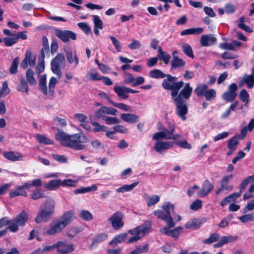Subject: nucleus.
Returning a JSON list of instances; mask_svg holds the SVG:
<instances>
[{"instance_id": "4c0bfd02", "label": "nucleus", "mask_w": 254, "mask_h": 254, "mask_svg": "<svg viewBox=\"0 0 254 254\" xmlns=\"http://www.w3.org/2000/svg\"><path fill=\"white\" fill-rule=\"evenodd\" d=\"M18 90L20 92H25L26 94L28 93V84L23 77L20 79V83L18 87Z\"/></svg>"}, {"instance_id": "c9c22d12", "label": "nucleus", "mask_w": 254, "mask_h": 254, "mask_svg": "<svg viewBox=\"0 0 254 254\" xmlns=\"http://www.w3.org/2000/svg\"><path fill=\"white\" fill-rule=\"evenodd\" d=\"M36 138L38 141L40 143L45 144H53L54 143V141L53 140L43 135L37 134Z\"/></svg>"}, {"instance_id": "2f4dec72", "label": "nucleus", "mask_w": 254, "mask_h": 254, "mask_svg": "<svg viewBox=\"0 0 254 254\" xmlns=\"http://www.w3.org/2000/svg\"><path fill=\"white\" fill-rule=\"evenodd\" d=\"M162 208L166 215L170 217L171 212L173 213L174 212L175 206L169 202H166L163 204Z\"/></svg>"}, {"instance_id": "6ab92c4d", "label": "nucleus", "mask_w": 254, "mask_h": 254, "mask_svg": "<svg viewBox=\"0 0 254 254\" xmlns=\"http://www.w3.org/2000/svg\"><path fill=\"white\" fill-rule=\"evenodd\" d=\"M121 118L124 121L130 124L136 123L138 121L139 117L134 114L126 113L121 115Z\"/></svg>"}, {"instance_id": "09e8293b", "label": "nucleus", "mask_w": 254, "mask_h": 254, "mask_svg": "<svg viewBox=\"0 0 254 254\" xmlns=\"http://www.w3.org/2000/svg\"><path fill=\"white\" fill-rule=\"evenodd\" d=\"M79 216L82 219L86 221H90L93 218L91 213L87 210H81Z\"/></svg>"}, {"instance_id": "6e6552de", "label": "nucleus", "mask_w": 254, "mask_h": 254, "mask_svg": "<svg viewBox=\"0 0 254 254\" xmlns=\"http://www.w3.org/2000/svg\"><path fill=\"white\" fill-rule=\"evenodd\" d=\"M65 61L63 54L59 53L51 62V69L52 71L60 78L62 73L60 69L61 64L65 65Z\"/></svg>"}, {"instance_id": "c85d7f7f", "label": "nucleus", "mask_w": 254, "mask_h": 254, "mask_svg": "<svg viewBox=\"0 0 254 254\" xmlns=\"http://www.w3.org/2000/svg\"><path fill=\"white\" fill-rule=\"evenodd\" d=\"M39 88L44 95H46L47 94L48 91L46 85V75L45 74L39 76Z\"/></svg>"}, {"instance_id": "37998d69", "label": "nucleus", "mask_w": 254, "mask_h": 254, "mask_svg": "<svg viewBox=\"0 0 254 254\" xmlns=\"http://www.w3.org/2000/svg\"><path fill=\"white\" fill-rule=\"evenodd\" d=\"M10 92V90L8 88L7 81H4L2 83V88L0 89V98L5 97Z\"/></svg>"}, {"instance_id": "5701e85b", "label": "nucleus", "mask_w": 254, "mask_h": 254, "mask_svg": "<svg viewBox=\"0 0 254 254\" xmlns=\"http://www.w3.org/2000/svg\"><path fill=\"white\" fill-rule=\"evenodd\" d=\"M3 156L9 160L15 161L19 160L22 158V155L18 152L9 151L4 152Z\"/></svg>"}, {"instance_id": "20e7f679", "label": "nucleus", "mask_w": 254, "mask_h": 254, "mask_svg": "<svg viewBox=\"0 0 254 254\" xmlns=\"http://www.w3.org/2000/svg\"><path fill=\"white\" fill-rule=\"evenodd\" d=\"M73 214L71 211L64 213L59 219L55 221L53 225H51L50 229L46 231V234L53 235L61 232L72 221Z\"/></svg>"}, {"instance_id": "2eb2a0df", "label": "nucleus", "mask_w": 254, "mask_h": 254, "mask_svg": "<svg viewBox=\"0 0 254 254\" xmlns=\"http://www.w3.org/2000/svg\"><path fill=\"white\" fill-rule=\"evenodd\" d=\"M114 90L120 99H126L129 97L128 88L125 86H115Z\"/></svg>"}, {"instance_id": "4d7b16f0", "label": "nucleus", "mask_w": 254, "mask_h": 254, "mask_svg": "<svg viewBox=\"0 0 254 254\" xmlns=\"http://www.w3.org/2000/svg\"><path fill=\"white\" fill-rule=\"evenodd\" d=\"M154 215L156 216L158 218L164 221H167L169 216L166 215V213L162 210H156L153 212Z\"/></svg>"}, {"instance_id": "5fc2aeb1", "label": "nucleus", "mask_w": 254, "mask_h": 254, "mask_svg": "<svg viewBox=\"0 0 254 254\" xmlns=\"http://www.w3.org/2000/svg\"><path fill=\"white\" fill-rule=\"evenodd\" d=\"M204 96L206 100L211 101L215 98L216 92L214 89H211L205 91Z\"/></svg>"}, {"instance_id": "a878e982", "label": "nucleus", "mask_w": 254, "mask_h": 254, "mask_svg": "<svg viewBox=\"0 0 254 254\" xmlns=\"http://www.w3.org/2000/svg\"><path fill=\"white\" fill-rule=\"evenodd\" d=\"M127 237V234L126 233L120 234L115 236V237L110 242L109 244L112 247H114L117 246L119 243H121L124 241Z\"/></svg>"}, {"instance_id": "a19ab883", "label": "nucleus", "mask_w": 254, "mask_h": 254, "mask_svg": "<svg viewBox=\"0 0 254 254\" xmlns=\"http://www.w3.org/2000/svg\"><path fill=\"white\" fill-rule=\"evenodd\" d=\"M27 194L26 192L22 189V187L19 186L14 191H11L9 196L11 197H14L16 196L22 195L26 196Z\"/></svg>"}, {"instance_id": "0eeeda50", "label": "nucleus", "mask_w": 254, "mask_h": 254, "mask_svg": "<svg viewBox=\"0 0 254 254\" xmlns=\"http://www.w3.org/2000/svg\"><path fill=\"white\" fill-rule=\"evenodd\" d=\"M28 217V213L25 210L22 211L16 217L12 220L11 226H8L7 229L12 232H16L18 230L19 226H24Z\"/></svg>"}, {"instance_id": "7ed1b4c3", "label": "nucleus", "mask_w": 254, "mask_h": 254, "mask_svg": "<svg viewBox=\"0 0 254 254\" xmlns=\"http://www.w3.org/2000/svg\"><path fill=\"white\" fill-rule=\"evenodd\" d=\"M55 205L56 202L53 198H47L40 206L35 221L37 223L48 222L55 213Z\"/></svg>"}, {"instance_id": "680f3d73", "label": "nucleus", "mask_w": 254, "mask_h": 254, "mask_svg": "<svg viewBox=\"0 0 254 254\" xmlns=\"http://www.w3.org/2000/svg\"><path fill=\"white\" fill-rule=\"evenodd\" d=\"M104 120L107 125L117 124L120 122V120L116 117H106Z\"/></svg>"}, {"instance_id": "dca6fc26", "label": "nucleus", "mask_w": 254, "mask_h": 254, "mask_svg": "<svg viewBox=\"0 0 254 254\" xmlns=\"http://www.w3.org/2000/svg\"><path fill=\"white\" fill-rule=\"evenodd\" d=\"M213 185L208 180H205L200 191L198 192L199 196H206L213 190Z\"/></svg>"}, {"instance_id": "13d9d810", "label": "nucleus", "mask_w": 254, "mask_h": 254, "mask_svg": "<svg viewBox=\"0 0 254 254\" xmlns=\"http://www.w3.org/2000/svg\"><path fill=\"white\" fill-rule=\"evenodd\" d=\"M77 183V181L75 180H72L71 179H65L63 181H62V186L74 187L76 186Z\"/></svg>"}, {"instance_id": "49530a36", "label": "nucleus", "mask_w": 254, "mask_h": 254, "mask_svg": "<svg viewBox=\"0 0 254 254\" xmlns=\"http://www.w3.org/2000/svg\"><path fill=\"white\" fill-rule=\"evenodd\" d=\"M207 88V86L205 84L198 85L194 90V92L198 97L204 95L205 92Z\"/></svg>"}, {"instance_id": "ea45409f", "label": "nucleus", "mask_w": 254, "mask_h": 254, "mask_svg": "<svg viewBox=\"0 0 254 254\" xmlns=\"http://www.w3.org/2000/svg\"><path fill=\"white\" fill-rule=\"evenodd\" d=\"M19 58L18 57H16L12 61L11 66L9 68V72L10 74H13L17 72V67L19 64Z\"/></svg>"}, {"instance_id": "393cba45", "label": "nucleus", "mask_w": 254, "mask_h": 254, "mask_svg": "<svg viewBox=\"0 0 254 254\" xmlns=\"http://www.w3.org/2000/svg\"><path fill=\"white\" fill-rule=\"evenodd\" d=\"M158 60L163 61L166 64H168L171 58L170 55L163 52L160 46L158 47Z\"/></svg>"}, {"instance_id": "f8f14e48", "label": "nucleus", "mask_w": 254, "mask_h": 254, "mask_svg": "<svg viewBox=\"0 0 254 254\" xmlns=\"http://www.w3.org/2000/svg\"><path fill=\"white\" fill-rule=\"evenodd\" d=\"M58 251L61 254H68L74 251L73 244H67L63 241L56 243Z\"/></svg>"}, {"instance_id": "aec40b11", "label": "nucleus", "mask_w": 254, "mask_h": 254, "mask_svg": "<svg viewBox=\"0 0 254 254\" xmlns=\"http://www.w3.org/2000/svg\"><path fill=\"white\" fill-rule=\"evenodd\" d=\"M61 186H62V180L60 179L50 181L44 185V188L49 190H56Z\"/></svg>"}, {"instance_id": "774afa93", "label": "nucleus", "mask_w": 254, "mask_h": 254, "mask_svg": "<svg viewBox=\"0 0 254 254\" xmlns=\"http://www.w3.org/2000/svg\"><path fill=\"white\" fill-rule=\"evenodd\" d=\"M93 17L95 27L102 29L103 27L102 21L97 15H93Z\"/></svg>"}, {"instance_id": "c03bdc74", "label": "nucleus", "mask_w": 254, "mask_h": 254, "mask_svg": "<svg viewBox=\"0 0 254 254\" xmlns=\"http://www.w3.org/2000/svg\"><path fill=\"white\" fill-rule=\"evenodd\" d=\"M45 197V196L42 193V190L39 189L34 190L31 194V198L33 200H37Z\"/></svg>"}, {"instance_id": "052dcab7", "label": "nucleus", "mask_w": 254, "mask_h": 254, "mask_svg": "<svg viewBox=\"0 0 254 254\" xmlns=\"http://www.w3.org/2000/svg\"><path fill=\"white\" fill-rule=\"evenodd\" d=\"M240 99L244 102H246V105L249 102V95L246 89H243L239 94Z\"/></svg>"}, {"instance_id": "7c9ffc66", "label": "nucleus", "mask_w": 254, "mask_h": 254, "mask_svg": "<svg viewBox=\"0 0 254 254\" xmlns=\"http://www.w3.org/2000/svg\"><path fill=\"white\" fill-rule=\"evenodd\" d=\"M34 72L31 68H29L26 72L27 80L31 85H35L37 81L34 77Z\"/></svg>"}, {"instance_id": "58836bf2", "label": "nucleus", "mask_w": 254, "mask_h": 254, "mask_svg": "<svg viewBox=\"0 0 254 254\" xmlns=\"http://www.w3.org/2000/svg\"><path fill=\"white\" fill-rule=\"evenodd\" d=\"M244 83H246L249 88H252L254 85V76L253 75L245 74L243 78Z\"/></svg>"}, {"instance_id": "cd10ccee", "label": "nucleus", "mask_w": 254, "mask_h": 254, "mask_svg": "<svg viewBox=\"0 0 254 254\" xmlns=\"http://www.w3.org/2000/svg\"><path fill=\"white\" fill-rule=\"evenodd\" d=\"M171 64L172 65L171 69H174L183 67L185 66L186 63L184 60L179 58L178 57H174L173 58Z\"/></svg>"}, {"instance_id": "e2e57ef3", "label": "nucleus", "mask_w": 254, "mask_h": 254, "mask_svg": "<svg viewBox=\"0 0 254 254\" xmlns=\"http://www.w3.org/2000/svg\"><path fill=\"white\" fill-rule=\"evenodd\" d=\"M77 25L86 34L91 33V28L87 23L85 22H80L78 23Z\"/></svg>"}, {"instance_id": "9d476101", "label": "nucleus", "mask_w": 254, "mask_h": 254, "mask_svg": "<svg viewBox=\"0 0 254 254\" xmlns=\"http://www.w3.org/2000/svg\"><path fill=\"white\" fill-rule=\"evenodd\" d=\"M124 214L121 211H117L113 214L108 219L112 227L115 230L122 228L124 225L123 221Z\"/></svg>"}, {"instance_id": "f3484780", "label": "nucleus", "mask_w": 254, "mask_h": 254, "mask_svg": "<svg viewBox=\"0 0 254 254\" xmlns=\"http://www.w3.org/2000/svg\"><path fill=\"white\" fill-rule=\"evenodd\" d=\"M216 38L213 35H202L200 38V44L202 46L206 47L214 44Z\"/></svg>"}, {"instance_id": "a18cd8bd", "label": "nucleus", "mask_w": 254, "mask_h": 254, "mask_svg": "<svg viewBox=\"0 0 254 254\" xmlns=\"http://www.w3.org/2000/svg\"><path fill=\"white\" fill-rule=\"evenodd\" d=\"M183 52L188 57L193 59L194 56L193 54L192 50L191 47L188 44L184 43L182 46Z\"/></svg>"}, {"instance_id": "bb28decb", "label": "nucleus", "mask_w": 254, "mask_h": 254, "mask_svg": "<svg viewBox=\"0 0 254 254\" xmlns=\"http://www.w3.org/2000/svg\"><path fill=\"white\" fill-rule=\"evenodd\" d=\"M159 200L160 197L157 195H153L150 196L148 194H145V200L148 207L155 205Z\"/></svg>"}, {"instance_id": "bf43d9fd", "label": "nucleus", "mask_w": 254, "mask_h": 254, "mask_svg": "<svg viewBox=\"0 0 254 254\" xmlns=\"http://www.w3.org/2000/svg\"><path fill=\"white\" fill-rule=\"evenodd\" d=\"M219 235L217 233H213L209 238L206 239L204 241V243L207 244H211L214 242H216L219 240Z\"/></svg>"}, {"instance_id": "e433bc0d", "label": "nucleus", "mask_w": 254, "mask_h": 254, "mask_svg": "<svg viewBox=\"0 0 254 254\" xmlns=\"http://www.w3.org/2000/svg\"><path fill=\"white\" fill-rule=\"evenodd\" d=\"M150 76L153 78H163L166 77L167 74H164L161 70L157 69L150 71Z\"/></svg>"}, {"instance_id": "8fccbe9b", "label": "nucleus", "mask_w": 254, "mask_h": 254, "mask_svg": "<svg viewBox=\"0 0 254 254\" xmlns=\"http://www.w3.org/2000/svg\"><path fill=\"white\" fill-rule=\"evenodd\" d=\"M3 41L6 46L10 47L17 42V38L15 36L10 37H5Z\"/></svg>"}, {"instance_id": "39448f33", "label": "nucleus", "mask_w": 254, "mask_h": 254, "mask_svg": "<svg viewBox=\"0 0 254 254\" xmlns=\"http://www.w3.org/2000/svg\"><path fill=\"white\" fill-rule=\"evenodd\" d=\"M166 78L164 79L162 83V87L171 91L172 97L176 96L180 90L183 87L184 82L183 81H178V78L167 74Z\"/></svg>"}, {"instance_id": "69168bd1", "label": "nucleus", "mask_w": 254, "mask_h": 254, "mask_svg": "<svg viewBox=\"0 0 254 254\" xmlns=\"http://www.w3.org/2000/svg\"><path fill=\"white\" fill-rule=\"evenodd\" d=\"M202 206V201L199 199L194 201L190 205V208L192 210H197Z\"/></svg>"}, {"instance_id": "412c9836", "label": "nucleus", "mask_w": 254, "mask_h": 254, "mask_svg": "<svg viewBox=\"0 0 254 254\" xmlns=\"http://www.w3.org/2000/svg\"><path fill=\"white\" fill-rule=\"evenodd\" d=\"M232 178V174L226 175L223 177L220 183L221 189H224L228 191H231L233 189V187L232 186H228L229 181Z\"/></svg>"}, {"instance_id": "6e6d98bb", "label": "nucleus", "mask_w": 254, "mask_h": 254, "mask_svg": "<svg viewBox=\"0 0 254 254\" xmlns=\"http://www.w3.org/2000/svg\"><path fill=\"white\" fill-rule=\"evenodd\" d=\"M92 125L94 126L93 130L95 132L105 131L107 127L105 126H101L97 122H92Z\"/></svg>"}, {"instance_id": "3c124183", "label": "nucleus", "mask_w": 254, "mask_h": 254, "mask_svg": "<svg viewBox=\"0 0 254 254\" xmlns=\"http://www.w3.org/2000/svg\"><path fill=\"white\" fill-rule=\"evenodd\" d=\"M237 96V94L233 92H227L223 94V98L228 102L234 101Z\"/></svg>"}, {"instance_id": "a211bd4d", "label": "nucleus", "mask_w": 254, "mask_h": 254, "mask_svg": "<svg viewBox=\"0 0 254 254\" xmlns=\"http://www.w3.org/2000/svg\"><path fill=\"white\" fill-rule=\"evenodd\" d=\"M182 231L181 227H178L173 230H169V227L165 226L161 229L160 231L168 236H171L174 238H178Z\"/></svg>"}, {"instance_id": "4468645a", "label": "nucleus", "mask_w": 254, "mask_h": 254, "mask_svg": "<svg viewBox=\"0 0 254 254\" xmlns=\"http://www.w3.org/2000/svg\"><path fill=\"white\" fill-rule=\"evenodd\" d=\"M66 58L70 64H74L77 66L79 64V58L77 55L76 51L73 52L69 50H65Z\"/></svg>"}, {"instance_id": "79ce46f5", "label": "nucleus", "mask_w": 254, "mask_h": 254, "mask_svg": "<svg viewBox=\"0 0 254 254\" xmlns=\"http://www.w3.org/2000/svg\"><path fill=\"white\" fill-rule=\"evenodd\" d=\"M57 83V79L54 77H52L51 78L49 84V94L50 97H53L54 95V88Z\"/></svg>"}, {"instance_id": "de8ad7c7", "label": "nucleus", "mask_w": 254, "mask_h": 254, "mask_svg": "<svg viewBox=\"0 0 254 254\" xmlns=\"http://www.w3.org/2000/svg\"><path fill=\"white\" fill-rule=\"evenodd\" d=\"M107 237L108 235L105 233H101L97 235L93 238L92 245H95L102 242L105 240Z\"/></svg>"}, {"instance_id": "f257e3e1", "label": "nucleus", "mask_w": 254, "mask_h": 254, "mask_svg": "<svg viewBox=\"0 0 254 254\" xmlns=\"http://www.w3.org/2000/svg\"><path fill=\"white\" fill-rule=\"evenodd\" d=\"M55 137L63 146L77 150L85 148L86 145L84 144L88 141V138L84 134L76 133L69 135L59 129H58Z\"/></svg>"}, {"instance_id": "ddd939ff", "label": "nucleus", "mask_w": 254, "mask_h": 254, "mask_svg": "<svg viewBox=\"0 0 254 254\" xmlns=\"http://www.w3.org/2000/svg\"><path fill=\"white\" fill-rule=\"evenodd\" d=\"M173 145V142L158 141L154 144V149L158 153H162L163 151L172 147Z\"/></svg>"}, {"instance_id": "4be33fe9", "label": "nucleus", "mask_w": 254, "mask_h": 254, "mask_svg": "<svg viewBox=\"0 0 254 254\" xmlns=\"http://www.w3.org/2000/svg\"><path fill=\"white\" fill-rule=\"evenodd\" d=\"M242 193V190H240L238 192H234L232 194L225 197L220 203L221 206L223 207L226 203L230 202L232 201H235L237 198L240 197Z\"/></svg>"}, {"instance_id": "f704fd0d", "label": "nucleus", "mask_w": 254, "mask_h": 254, "mask_svg": "<svg viewBox=\"0 0 254 254\" xmlns=\"http://www.w3.org/2000/svg\"><path fill=\"white\" fill-rule=\"evenodd\" d=\"M138 182H136L130 185H125L118 189L117 191L118 192H124V191H130L132 190L133 188L138 185Z\"/></svg>"}, {"instance_id": "473e14b6", "label": "nucleus", "mask_w": 254, "mask_h": 254, "mask_svg": "<svg viewBox=\"0 0 254 254\" xmlns=\"http://www.w3.org/2000/svg\"><path fill=\"white\" fill-rule=\"evenodd\" d=\"M200 224L201 223L199 222L198 220L194 218L188 222L185 225V227L187 229H197L199 228Z\"/></svg>"}, {"instance_id": "72a5a7b5", "label": "nucleus", "mask_w": 254, "mask_h": 254, "mask_svg": "<svg viewBox=\"0 0 254 254\" xmlns=\"http://www.w3.org/2000/svg\"><path fill=\"white\" fill-rule=\"evenodd\" d=\"M110 103L115 107H117L121 110L126 112H131V107L128 105H127L124 103H117L113 101H110Z\"/></svg>"}, {"instance_id": "c756f323", "label": "nucleus", "mask_w": 254, "mask_h": 254, "mask_svg": "<svg viewBox=\"0 0 254 254\" xmlns=\"http://www.w3.org/2000/svg\"><path fill=\"white\" fill-rule=\"evenodd\" d=\"M203 28L201 27L192 28L182 31L181 33L182 36L190 34H199L203 32Z\"/></svg>"}, {"instance_id": "b1692460", "label": "nucleus", "mask_w": 254, "mask_h": 254, "mask_svg": "<svg viewBox=\"0 0 254 254\" xmlns=\"http://www.w3.org/2000/svg\"><path fill=\"white\" fill-rule=\"evenodd\" d=\"M241 136L239 135H235L228 141L227 147L229 150H235L239 143V140Z\"/></svg>"}, {"instance_id": "338daca9", "label": "nucleus", "mask_w": 254, "mask_h": 254, "mask_svg": "<svg viewBox=\"0 0 254 254\" xmlns=\"http://www.w3.org/2000/svg\"><path fill=\"white\" fill-rule=\"evenodd\" d=\"M45 69L44 60H38V64L36 68V72L37 74H40L44 71Z\"/></svg>"}, {"instance_id": "423d86ee", "label": "nucleus", "mask_w": 254, "mask_h": 254, "mask_svg": "<svg viewBox=\"0 0 254 254\" xmlns=\"http://www.w3.org/2000/svg\"><path fill=\"white\" fill-rule=\"evenodd\" d=\"M151 228V224L149 223L146 222L143 225L139 226L133 229L128 231V233L134 235L131 237L127 241V243H133L143 237L145 234L148 232Z\"/></svg>"}, {"instance_id": "864d4df0", "label": "nucleus", "mask_w": 254, "mask_h": 254, "mask_svg": "<svg viewBox=\"0 0 254 254\" xmlns=\"http://www.w3.org/2000/svg\"><path fill=\"white\" fill-rule=\"evenodd\" d=\"M239 219L242 223H247L254 220V214H248L240 217Z\"/></svg>"}, {"instance_id": "603ef678", "label": "nucleus", "mask_w": 254, "mask_h": 254, "mask_svg": "<svg viewBox=\"0 0 254 254\" xmlns=\"http://www.w3.org/2000/svg\"><path fill=\"white\" fill-rule=\"evenodd\" d=\"M238 238L237 236H222L221 238L220 242L222 243L223 245L228 243L233 242L236 241Z\"/></svg>"}, {"instance_id": "f03ea898", "label": "nucleus", "mask_w": 254, "mask_h": 254, "mask_svg": "<svg viewBox=\"0 0 254 254\" xmlns=\"http://www.w3.org/2000/svg\"><path fill=\"white\" fill-rule=\"evenodd\" d=\"M192 91V88L190 83H187L176 96L172 97L176 106L177 114L183 121L186 119L185 115L188 113L186 100L191 96Z\"/></svg>"}, {"instance_id": "0e129e2a", "label": "nucleus", "mask_w": 254, "mask_h": 254, "mask_svg": "<svg viewBox=\"0 0 254 254\" xmlns=\"http://www.w3.org/2000/svg\"><path fill=\"white\" fill-rule=\"evenodd\" d=\"M105 113L103 109V107H101L98 110L94 113L95 117L97 119H102L104 120L106 116H105Z\"/></svg>"}, {"instance_id": "9b49d317", "label": "nucleus", "mask_w": 254, "mask_h": 254, "mask_svg": "<svg viewBox=\"0 0 254 254\" xmlns=\"http://www.w3.org/2000/svg\"><path fill=\"white\" fill-rule=\"evenodd\" d=\"M55 32L56 35L64 43L68 42L70 39L72 40L76 39V34L71 31L56 29Z\"/></svg>"}, {"instance_id": "1a4fd4ad", "label": "nucleus", "mask_w": 254, "mask_h": 254, "mask_svg": "<svg viewBox=\"0 0 254 254\" xmlns=\"http://www.w3.org/2000/svg\"><path fill=\"white\" fill-rule=\"evenodd\" d=\"M168 127L169 129L166 128H163V131L157 132L153 136V139L157 140L160 138L165 139H171L172 134L174 132L175 127V125L171 122H168Z\"/></svg>"}]
</instances>
